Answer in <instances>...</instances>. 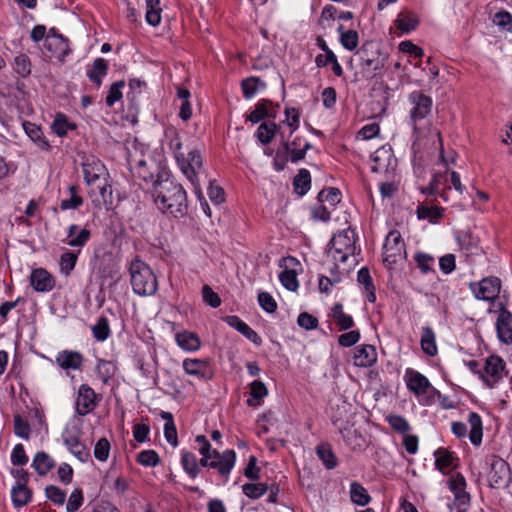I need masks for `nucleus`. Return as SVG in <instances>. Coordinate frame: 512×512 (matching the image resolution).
<instances>
[{"label":"nucleus","mask_w":512,"mask_h":512,"mask_svg":"<svg viewBox=\"0 0 512 512\" xmlns=\"http://www.w3.org/2000/svg\"><path fill=\"white\" fill-rule=\"evenodd\" d=\"M153 197L156 206L166 214L182 218L188 212L186 191L172 180L155 182Z\"/></svg>","instance_id":"f257e3e1"},{"label":"nucleus","mask_w":512,"mask_h":512,"mask_svg":"<svg viewBox=\"0 0 512 512\" xmlns=\"http://www.w3.org/2000/svg\"><path fill=\"white\" fill-rule=\"evenodd\" d=\"M408 102L411 106L409 111L410 122L415 135L412 147L415 148L417 142L425 136L426 131L430 127L428 117L431 114L433 100L422 91L416 90L409 94Z\"/></svg>","instance_id":"f03ea898"},{"label":"nucleus","mask_w":512,"mask_h":512,"mask_svg":"<svg viewBox=\"0 0 512 512\" xmlns=\"http://www.w3.org/2000/svg\"><path fill=\"white\" fill-rule=\"evenodd\" d=\"M168 146L172 151L181 171L193 185L195 194H197L201 199V188L197 178V170L202 167V157L200 152L194 149L189 151L188 155L186 156L182 152V142L177 132H173Z\"/></svg>","instance_id":"7ed1b4c3"},{"label":"nucleus","mask_w":512,"mask_h":512,"mask_svg":"<svg viewBox=\"0 0 512 512\" xmlns=\"http://www.w3.org/2000/svg\"><path fill=\"white\" fill-rule=\"evenodd\" d=\"M132 290L139 296H151L158 290L157 278L144 261L134 259L129 267Z\"/></svg>","instance_id":"20e7f679"},{"label":"nucleus","mask_w":512,"mask_h":512,"mask_svg":"<svg viewBox=\"0 0 512 512\" xmlns=\"http://www.w3.org/2000/svg\"><path fill=\"white\" fill-rule=\"evenodd\" d=\"M357 235L354 230L345 229L333 235L328 245V256L335 263H345L356 252Z\"/></svg>","instance_id":"39448f33"},{"label":"nucleus","mask_w":512,"mask_h":512,"mask_svg":"<svg viewBox=\"0 0 512 512\" xmlns=\"http://www.w3.org/2000/svg\"><path fill=\"white\" fill-rule=\"evenodd\" d=\"M356 55L359 57L361 70L366 79L375 77L384 67V60L373 42L363 43Z\"/></svg>","instance_id":"423d86ee"},{"label":"nucleus","mask_w":512,"mask_h":512,"mask_svg":"<svg viewBox=\"0 0 512 512\" xmlns=\"http://www.w3.org/2000/svg\"><path fill=\"white\" fill-rule=\"evenodd\" d=\"M397 167V159L391 146L384 145L371 155V171L391 179Z\"/></svg>","instance_id":"0eeeda50"},{"label":"nucleus","mask_w":512,"mask_h":512,"mask_svg":"<svg viewBox=\"0 0 512 512\" xmlns=\"http://www.w3.org/2000/svg\"><path fill=\"white\" fill-rule=\"evenodd\" d=\"M384 262L396 264L406 258V245L399 231L392 230L388 233L384 243Z\"/></svg>","instance_id":"6e6552de"},{"label":"nucleus","mask_w":512,"mask_h":512,"mask_svg":"<svg viewBox=\"0 0 512 512\" xmlns=\"http://www.w3.org/2000/svg\"><path fill=\"white\" fill-rule=\"evenodd\" d=\"M505 365L501 357L491 355L486 359L483 371L477 374L488 388H494L503 378Z\"/></svg>","instance_id":"1a4fd4ad"},{"label":"nucleus","mask_w":512,"mask_h":512,"mask_svg":"<svg viewBox=\"0 0 512 512\" xmlns=\"http://www.w3.org/2000/svg\"><path fill=\"white\" fill-rule=\"evenodd\" d=\"M84 180L88 187L94 184H100L103 180L109 178V173L100 159L90 155L85 157L82 162Z\"/></svg>","instance_id":"9d476101"},{"label":"nucleus","mask_w":512,"mask_h":512,"mask_svg":"<svg viewBox=\"0 0 512 512\" xmlns=\"http://www.w3.org/2000/svg\"><path fill=\"white\" fill-rule=\"evenodd\" d=\"M470 289L477 299L494 301L499 296L501 280L495 276L486 277L479 282L471 283Z\"/></svg>","instance_id":"9b49d317"},{"label":"nucleus","mask_w":512,"mask_h":512,"mask_svg":"<svg viewBox=\"0 0 512 512\" xmlns=\"http://www.w3.org/2000/svg\"><path fill=\"white\" fill-rule=\"evenodd\" d=\"M490 466L488 479L492 488H499L507 484L510 476V467L508 463L497 455H491L487 458Z\"/></svg>","instance_id":"f8f14e48"},{"label":"nucleus","mask_w":512,"mask_h":512,"mask_svg":"<svg viewBox=\"0 0 512 512\" xmlns=\"http://www.w3.org/2000/svg\"><path fill=\"white\" fill-rule=\"evenodd\" d=\"M101 399L88 384H81L78 389L75 411L79 416H86L97 407Z\"/></svg>","instance_id":"ddd939ff"},{"label":"nucleus","mask_w":512,"mask_h":512,"mask_svg":"<svg viewBox=\"0 0 512 512\" xmlns=\"http://www.w3.org/2000/svg\"><path fill=\"white\" fill-rule=\"evenodd\" d=\"M80 430L73 427H65L62 439L68 450L80 461L85 462L90 457L89 449L80 441Z\"/></svg>","instance_id":"4468645a"},{"label":"nucleus","mask_w":512,"mask_h":512,"mask_svg":"<svg viewBox=\"0 0 512 512\" xmlns=\"http://www.w3.org/2000/svg\"><path fill=\"white\" fill-rule=\"evenodd\" d=\"M236 464V453L232 449H227L220 453L213 450L211 469L217 470L219 476L226 483L229 480L230 473Z\"/></svg>","instance_id":"2eb2a0df"},{"label":"nucleus","mask_w":512,"mask_h":512,"mask_svg":"<svg viewBox=\"0 0 512 512\" xmlns=\"http://www.w3.org/2000/svg\"><path fill=\"white\" fill-rule=\"evenodd\" d=\"M89 195L95 207L110 209L113 205V191L109 178L89 187Z\"/></svg>","instance_id":"dca6fc26"},{"label":"nucleus","mask_w":512,"mask_h":512,"mask_svg":"<svg viewBox=\"0 0 512 512\" xmlns=\"http://www.w3.org/2000/svg\"><path fill=\"white\" fill-rule=\"evenodd\" d=\"M404 380L408 390L416 396L426 394L429 389L436 391L425 375L412 368L406 369Z\"/></svg>","instance_id":"f3484780"},{"label":"nucleus","mask_w":512,"mask_h":512,"mask_svg":"<svg viewBox=\"0 0 512 512\" xmlns=\"http://www.w3.org/2000/svg\"><path fill=\"white\" fill-rule=\"evenodd\" d=\"M499 314L496 320V330L499 340L506 344H512V313L500 303Z\"/></svg>","instance_id":"a211bd4d"},{"label":"nucleus","mask_w":512,"mask_h":512,"mask_svg":"<svg viewBox=\"0 0 512 512\" xmlns=\"http://www.w3.org/2000/svg\"><path fill=\"white\" fill-rule=\"evenodd\" d=\"M44 48L51 53V55L60 61L71 52L69 41L63 35H47L44 42Z\"/></svg>","instance_id":"6ab92c4d"},{"label":"nucleus","mask_w":512,"mask_h":512,"mask_svg":"<svg viewBox=\"0 0 512 512\" xmlns=\"http://www.w3.org/2000/svg\"><path fill=\"white\" fill-rule=\"evenodd\" d=\"M30 283L37 292L46 293L55 287L54 277L43 268L34 269L30 276Z\"/></svg>","instance_id":"aec40b11"},{"label":"nucleus","mask_w":512,"mask_h":512,"mask_svg":"<svg viewBox=\"0 0 512 512\" xmlns=\"http://www.w3.org/2000/svg\"><path fill=\"white\" fill-rule=\"evenodd\" d=\"M182 366L188 375L195 376L201 380L211 378L209 364L206 360L187 358L183 361Z\"/></svg>","instance_id":"412c9836"},{"label":"nucleus","mask_w":512,"mask_h":512,"mask_svg":"<svg viewBox=\"0 0 512 512\" xmlns=\"http://www.w3.org/2000/svg\"><path fill=\"white\" fill-rule=\"evenodd\" d=\"M67 238V245L78 248V252H80L81 248L89 242L91 231L87 228L79 229L78 225L71 224L67 230Z\"/></svg>","instance_id":"4be33fe9"},{"label":"nucleus","mask_w":512,"mask_h":512,"mask_svg":"<svg viewBox=\"0 0 512 512\" xmlns=\"http://www.w3.org/2000/svg\"><path fill=\"white\" fill-rule=\"evenodd\" d=\"M377 361V352L373 345H360L355 349L354 365L357 367H371Z\"/></svg>","instance_id":"5701e85b"},{"label":"nucleus","mask_w":512,"mask_h":512,"mask_svg":"<svg viewBox=\"0 0 512 512\" xmlns=\"http://www.w3.org/2000/svg\"><path fill=\"white\" fill-rule=\"evenodd\" d=\"M449 488L455 496L456 503L469 504L470 495L466 492V480L461 473L452 475L449 479Z\"/></svg>","instance_id":"b1692460"},{"label":"nucleus","mask_w":512,"mask_h":512,"mask_svg":"<svg viewBox=\"0 0 512 512\" xmlns=\"http://www.w3.org/2000/svg\"><path fill=\"white\" fill-rule=\"evenodd\" d=\"M56 363L64 370H78L83 364V356L77 351L64 350L57 354Z\"/></svg>","instance_id":"393cba45"},{"label":"nucleus","mask_w":512,"mask_h":512,"mask_svg":"<svg viewBox=\"0 0 512 512\" xmlns=\"http://www.w3.org/2000/svg\"><path fill=\"white\" fill-rule=\"evenodd\" d=\"M420 346L423 353L429 357H435L438 354L436 334L430 326L422 327Z\"/></svg>","instance_id":"a878e982"},{"label":"nucleus","mask_w":512,"mask_h":512,"mask_svg":"<svg viewBox=\"0 0 512 512\" xmlns=\"http://www.w3.org/2000/svg\"><path fill=\"white\" fill-rule=\"evenodd\" d=\"M467 421L470 425L469 439L474 446H479L482 443L483 425L481 416L471 411L468 414Z\"/></svg>","instance_id":"bb28decb"},{"label":"nucleus","mask_w":512,"mask_h":512,"mask_svg":"<svg viewBox=\"0 0 512 512\" xmlns=\"http://www.w3.org/2000/svg\"><path fill=\"white\" fill-rule=\"evenodd\" d=\"M329 316L337 324L340 331L351 329L355 325L352 316L344 312L341 303H335L332 306Z\"/></svg>","instance_id":"cd10ccee"},{"label":"nucleus","mask_w":512,"mask_h":512,"mask_svg":"<svg viewBox=\"0 0 512 512\" xmlns=\"http://www.w3.org/2000/svg\"><path fill=\"white\" fill-rule=\"evenodd\" d=\"M177 345L185 351H197L201 346L198 335L190 331L178 332L175 335Z\"/></svg>","instance_id":"c85d7f7f"},{"label":"nucleus","mask_w":512,"mask_h":512,"mask_svg":"<svg viewBox=\"0 0 512 512\" xmlns=\"http://www.w3.org/2000/svg\"><path fill=\"white\" fill-rule=\"evenodd\" d=\"M419 19L417 15L410 11H402L395 20L396 27L403 33H409L417 28Z\"/></svg>","instance_id":"c756f323"},{"label":"nucleus","mask_w":512,"mask_h":512,"mask_svg":"<svg viewBox=\"0 0 512 512\" xmlns=\"http://www.w3.org/2000/svg\"><path fill=\"white\" fill-rule=\"evenodd\" d=\"M31 490L24 483H17L11 490V499L14 507H23L30 502Z\"/></svg>","instance_id":"7c9ffc66"},{"label":"nucleus","mask_w":512,"mask_h":512,"mask_svg":"<svg viewBox=\"0 0 512 512\" xmlns=\"http://www.w3.org/2000/svg\"><path fill=\"white\" fill-rule=\"evenodd\" d=\"M316 454L326 469H334L338 465L337 457L328 443H321L316 447Z\"/></svg>","instance_id":"2f4dec72"},{"label":"nucleus","mask_w":512,"mask_h":512,"mask_svg":"<svg viewBox=\"0 0 512 512\" xmlns=\"http://www.w3.org/2000/svg\"><path fill=\"white\" fill-rule=\"evenodd\" d=\"M267 395L266 385L262 381L255 380L250 384V398L247 399L246 403L251 407L259 406Z\"/></svg>","instance_id":"473e14b6"},{"label":"nucleus","mask_w":512,"mask_h":512,"mask_svg":"<svg viewBox=\"0 0 512 512\" xmlns=\"http://www.w3.org/2000/svg\"><path fill=\"white\" fill-rule=\"evenodd\" d=\"M181 465L183 470L192 479H195L200 473L198 459L196 455L190 451L183 450L181 452Z\"/></svg>","instance_id":"72a5a7b5"},{"label":"nucleus","mask_w":512,"mask_h":512,"mask_svg":"<svg viewBox=\"0 0 512 512\" xmlns=\"http://www.w3.org/2000/svg\"><path fill=\"white\" fill-rule=\"evenodd\" d=\"M23 128L27 136L41 149H48L50 147L49 142L43 136V132L40 126L31 122H24Z\"/></svg>","instance_id":"f704fd0d"},{"label":"nucleus","mask_w":512,"mask_h":512,"mask_svg":"<svg viewBox=\"0 0 512 512\" xmlns=\"http://www.w3.org/2000/svg\"><path fill=\"white\" fill-rule=\"evenodd\" d=\"M357 281L359 284L364 286L365 292L367 294V300L370 303H374L376 301V289L368 268L363 267L358 271Z\"/></svg>","instance_id":"c9c22d12"},{"label":"nucleus","mask_w":512,"mask_h":512,"mask_svg":"<svg viewBox=\"0 0 512 512\" xmlns=\"http://www.w3.org/2000/svg\"><path fill=\"white\" fill-rule=\"evenodd\" d=\"M350 499L358 506H365L370 503L371 496L362 484L354 481L350 484Z\"/></svg>","instance_id":"e433bc0d"},{"label":"nucleus","mask_w":512,"mask_h":512,"mask_svg":"<svg viewBox=\"0 0 512 512\" xmlns=\"http://www.w3.org/2000/svg\"><path fill=\"white\" fill-rule=\"evenodd\" d=\"M241 88L243 96L246 99H251L257 94L259 90L266 88V83L263 82L259 77L251 76L242 80Z\"/></svg>","instance_id":"4c0bfd02"},{"label":"nucleus","mask_w":512,"mask_h":512,"mask_svg":"<svg viewBox=\"0 0 512 512\" xmlns=\"http://www.w3.org/2000/svg\"><path fill=\"white\" fill-rule=\"evenodd\" d=\"M95 371L102 382L107 384L116 374L117 366L113 361L99 359L95 366Z\"/></svg>","instance_id":"58836bf2"},{"label":"nucleus","mask_w":512,"mask_h":512,"mask_svg":"<svg viewBox=\"0 0 512 512\" xmlns=\"http://www.w3.org/2000/svg\"><path fill=\"white\" fill-rule=\"evenodd\" d=\"M54 465V460L43 451L37 452L32 462V467L41 476L46 475L54 467Z\"/></svg>","instance_id":"ea45409f"},{"label":"nucleus","mask_w":512,"mask_h":512,"mask_svg":"<svg viewBox=\"0 0 512 512\" xmlns=\"http://www.w3.org/2000/svg\"><path fill=\"white\" fill-rule=\"evenodd\" d=\"M271 104L272 102L267 99L259 100L255 105V109L247 116L246 120L256 124L267 117H274L268 109Z\"/></svg>","instance_id":"a19ab883"},{"label":"nucleus","mask_w":512,"mask_h":512,"mask_svg":"<svg viewBox=\"0 0 512 512\" xmlns=\"http://www.w3.org/2000/svg\"><path fill=\"white\" fill-rule=\"evenodd\" d=\"M160 0H145L146 4V21L149 25L156 27L161 22L162 8Z\"/></svg>","instance_id":"79ce46f5"},{"label":"nucleus","mask_w":512,"mask_h":512,"mask_svg":"<svg viewBox=\"0 0 512 512\" xmlns=\"http://www.w3.org/2000/svg\"><path fill=\"white\" fill-rule=\"evenodd\" d=\"M311 186V175L307 169H300L298 174L294 177L293 187L294 191L300 195H305Z\"/></svg>","instance_id":"37998d69"},{"label":"nucleus","mask_w":512,"mask_h":512,"mask_svg":"<svg viewBox=\"0 0 512 512\" xmlns=\"http://www.w3.org/2000/svg\"><path fill=\"white\" fill-rule=\"evenodd\" d=\"M108 64L105 59L97 58L94 60L92 68L87 72L89 79L98 87L102 83V77L106 75Z\"/></svg>","instance_id":"c03bdc74"},{"label":"nucleus","mask_w":512,"mask_h":512,"mask_svg":"<svg viewBox=\"0 0 512 512\" xmlns=\"http://www.w3.org/2000/svg\"><path fill=\"white\" fill-rule=\"evenodd\" d=\"M68 192L70 197L67 199H63L60 202V209L63 211L66 210H75L83 205V197L78 194V188L75 185H71L68 188Z\"/></svg>","instance_id":"a18cd8bd"},{"label":"nucleus","mask_w":512,"mask_h":512,"mask_svg":"<svg viewBox=\"0 0 512 512\" xmlns=\"http://www.w3.org/2000/svg\"><path fill=\"white\" fill-rule=\"evenodd\" d=\"M92 334L99 342H103L109 338L111 330L107 317L101 316L98 318L96 324L92 326Z\"/></svg>","instance_id":"49530a36"},{"label":"nucleus","mask_w":512,"mask_h":512,"mask_svg":"<svg viewBox=\"0 0 512 512\" xmlns=\"http://www.w3.org/2000/svg\"><path fill=\"white\" fill-rule=\"evenodd\" d=\"M75 128L76 125L70 123L64 114H56L52 124V129L57 136L64 137L69 130H74Z\"/></svg>","instance_id":"de8ad7c7"},{"label":"nucleus","mask_w":512,"mask_h":512,"mask_svg":"<svg viewBox=\"0 0 512 512\" xmlns=\"http://www.w3.org/2000/svg\"><path fill=\"white\" fill-rule=\"evenodd\" d=\"M277 125L274 122L262 123L256 132L257 139L263 144H269L276 135Z\"/></svg>","instance_id":"09e8293b"},{"label":"nucleus","mask_w":512,"mask_h":512,"mask_svg":"<svg viewBox=\"0 0 512 512\" xmlns=\"http://www.w3.org/2000/svg\"><path fill=\"white\" fill-rule=\"evenodd\" d=\"M13 69L20 77L26 78L31 74L32 64L26 54H19L14 58Z\"/></svg>","instance_id":"8fccbe9b"},{"label":"nucleus","mask_w":512,"mask_h":512,"mask_svg":"<svg viewBox=\"0 0 512 512\" xmlns=\"http://www.w3.org/2000/svg\"><path fill=\"white\" fill-rule=\"evenodd\" d=\"M78 254L73 251H66L60 256L59 266L60 272L65 276H69L76 266Z\"/></svg>","instance_id":"3c124183"},{"label":"nucleus","mask_w":512,"mask_h":512,"mask_svg":"<svg viewBox=\"0 0 512 512\" xmlns=\"http://www.w3.org/2000/svg\"><path fill=\"white\" fill-rule=\"evenodd\" d=\"M132 171L134 175L146 183L153 182L155 184L156 181H154V174L148 167V163L144 159L138 160L134 166H132Z\"/></svg>","instance_id":"603ef678"},{"label":"nucleus","mask_w":512,"mask_h":512,"mask_svg":"<svg viewBox=\"0 0 512 512\" xmlns=\"http://www.w3.org/2000/svg\"><path fill=\"white\" fill-rule=\"evenodd\" d=\"M386 421L394 431L400 434H407L411 430L409 422L401 415L390 414L386 417Z\"/></svg>","instance_id":"864d4df0"},{"label":"nucleus","mask_w":512,"mask_h":512,"mask_svg":"<svg viewBox=\"0 0 512 512\" xmlns=\"http://www.w3.org/2000/svg\"><path fill=\"white\" fill-rule=\"evenodd\" d=\"M414 260L417 264V267L423 274L434 271L433 266L435 259L430 254L417 252L414 255Z\"/></svg>","instance_id":"5fc2aeb1"},{"label":"nucleus","mask_w":512,"mask_h":512,"mask_svg":"<svg viewBox=\"0 0 512 512\" xmlns=\"http://www.w3.org/2000/svg\"><path fill=\"white\" fill-rule=\"evenodd\" d=\"M458 240L461 249L464 250L468 255L478 254L481 250L478 239L472 237L471 234L466 233L459 237Z\"/></svg>","instance_id":"6e6d98bb"},{"label":"nucleus","mask_w":512,"mask_h":512,"mask_svg":"<svg viewBox=\"0 0 512 512\" xmlns=\"http://www.w3.org/2000/svg\"><path fill=\"white\" fill-rule=\"evenodd\" d=\"M137 462L145 467H155L160 463V457L155 450H143L138 453Z\"/></svg>","instance_id":"4d7b16f0"},{"label":"nucleus","mask_w":512,"mask_h":512,"mask_svg":"<svg viewBox=\"0 0 512 512\" xmlns=\"http://www.w3.org/2000/svg\"><path fill=\"white\" fill-rule=\"evenodd\" d=\"M267 490L268 486L265 483H246L242 486L243 493L251 499L260 498Z\"/></svg>","instance_id":"13d9d810"},{"label":"nucleus","mask_w":512,"mask_h":512,"mask_svg":"<svg viewBox=\"0 0 512 512\" xmlns=\"http://www.w3.org/2000/svg\"><path fill=\"white\" fill-rule=\"evenodd\" d=\"M342 437L346 444L353 449L361 448L364 444V439L361 435L357 434L356 430L352 428H344L340 430Z\"/></svg>","instance_id":"bf43d9fd"},{"label":"nucleus","mask_w":512,"mask_h":512,"mask_svg":"<svg viewBox=\"0 0 512 512\" xmlns=\"http://www.w3.org/2000/svg\"><path fill=\"white\" fill-rule=\"evenodd\" d=\"M435 465L443 471L453 465L454 456L446 449L440 448L435 451Z\"/></svg>","instance_id":"052dcab7"},{"label":"nucleus","mask_w":512,"mask_h":512,"mask_svg":"<svg viewBox=\"0 0 512 512\" xmlns=\"http://www.w3.org/2000/svg\"><path fill=\"white\" fill-rule=\"evenodd\" d=\"M416 212L419 219L437 220L442 217L443 209L437 206L420 205Z\"/></svg>","instance_id":"680f3d73"},{"label":"nucleus","mask_w":512,"mask_h":512,"mask_svg":"<svg viewBox=\"0 0 512 512\" xmlns=\"http://www.w3.org/2000/svg\"><path fill=\"white\" fill-rule=\"evenodd\" d=\"M279 280L281 284L290 291H296L299 286L297 275L293 270L285 269L282 271L279 274Z\"/></svg>","instance_id":"e2e57ef3"},{"label":"nucleus","mask_w":512,"mask_h":512,"mask_svg":"<svg viewBox=\"0 0 512 512\" xmlns=\"http://www.w3.org/2000/svg\"><path fill=\"white\" fill-rule=\"evenodd\" d=\"M125 86V82L123 80L114 82L106 96V104L109 107H112L117 101L122 98V88Z\"/></svg>","instance_id":"0e129e2a"},{"label":"nucleus","mask_w":512,"mask_h":512,"mask_svg":"<svg viewBox=\"0 0 512 512\" xmlns=\"http://www.w3.org/2000/svg\"><path fill=\"white\" fill-rule=\"evenodd\" d=\"M340 43L345 49L349 51L355 50L359 43L358 32L356 30L350 29L345 33H342V37H340Z\"/></svg>","instance_id":"69168bd1"},{"label":"nucleus","mask_w":512,"mask_h":512,"mask_svg":"<svg viewBox=\"0 0 512 512\" xmlns=\"http://www.w3.org/2000/svg\"><path fill=\"white\" fill-rule=\"evenodd\" d=\"M110 442L106 438L99 439L94 447V457L101 462H105L110 453Z\"/></svg>","instance_id":"338daca9"},{"label":"nucleus","mask_w":512,"mask_h":512,"mask_svg":"<svg viewBox=\"0 0 512 512\" xmlns=\"http://www.w3.org/2000/svg\"><path fill=\"white\" fill-rule=\"evenodd\" d=\"M84 497L81 489H74L66 504L67 512H76L83 504Z\"/></svg>","instance_id":"774afa93"}]
</instances>
